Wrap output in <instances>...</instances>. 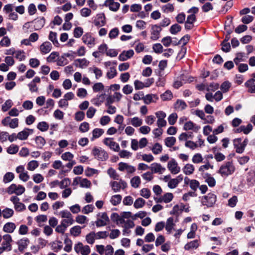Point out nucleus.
<instances>
[{
  "mask_svg": "<svg viewBox=\"0 0 255 255\" xmlns=\"http://www.w3.org/2000/svg\"><path fill=\"white\" fill-rule=\"evenodd\" d=\"M7 193L9 194H15L21 195L25 192V188L21 185L11 184L6 189Z\"/></svg>",
  "mask_w": 255,
  "mask_h": 255,
  "instance_id": "obj_6",
  "label": "nucleus"
},
{
  "mask_svg": "<svg viewBox=\"0 0 255 255\" xmlns=\"http://www.w3.org/2000/svg\"><path fill=\"white\" fill-rule=\"evenodd\" d=\"M173 97V94L170 90H167L160 95V98L163 101H170Z\"/></svg>",
  "mask_w": 255,
  "mask_h": 255,
  "instance_id": "obj_38",
  "label": "nucleus"
},
{
  "mask_svg": "<svg viewBox=\"0 0 255 255\" xmlns=\"http://www.w3.org/2000/svg\"><path fill=\"white\" fill-rule=\"evenodd\" d=\"M109 221V218L106 212L99 213L97 215V219L95 222V224L97 227H103L107 225Z\"/></svg>",
  "mask_w": 255,
  "mask_h": 255,
  "instance_id": "obj_8",
  "label": "nucleus"
},
{
  "mask_svg": "<svg viewBox=\"0 0 255 255\" xmlns=\"http://www.w3.org/2000/svg\"><path fill=\"white\" fill-rule=\"evenodd\" d=\"M167 168L173 174H176L180 171V167L174 159H171L167 164Z\"/></svg>",
  "mask_w": 255,
  "mask_h": 255,
  "instance_id": "obj_14",
  "label": "nucleus"
},
{
  "mask_svg": "<svg viewBox=\"0 0 255 255\" xmlns=\"http://www.w3.org/2000/svg\"><path fill=\"white\" fill-rule=\"evenodd\" d=\"M150 170L153 173H157L159 174H162L166 170L165 168L158 163L154 162L150 164Z\"/></svg>",
  "mask_w": 255,
  "mask_h": 255,
  "instance_id": "obj_18",
  "label": "nucleus"
},
{
  "mask_svg": "<svg viewBox=\"0 0 255 255\" xmlns=\"http://www.w3.org/2000/svg\"><path fill=\"white\" fill-rule=\"evenodd\" d=\"M151 150L154 154H155V155L159 154L160 153H161V152L162 151V146L160 143L157 142V143H155L153 145Z\"/></svg>",
  "mask_w": 255,
  "mask_h": 255,
  "instance_id": "obj_47",
  "label": "nucleus"
},
{
  "mask_svg": "<svg viewBox=\"0 0 255 255\" xmlns=\"http://www.w3.org/2000/svg\"><path fill=\"white\" fill-rule=\"evenodd\" d=\"M104 133V130L102 128H95L92 131V136L90 139L92 141H94L96 139H97L101 137Z\"/></svg>",
  "mask_w": 255,
  "mask_h": 255,
  "instance_id": "obj_29",
  "label": "nucleus"
},
{
  "mask_svg": "<svg viewBox=\"0 0 255 255\" xmlns=\"http://www.w3.org/2000/svg\"><path fill=\"white\" fill-rule=\"evenodd\" d=\"M206 177H205V182L208 184L210 187H214L216 185V180L214 177L211 176L210 174H207Z\"/></svg>",
  "mask_w": 255,
  "mask_h": 255,
  "instance_id": "obj_50",
  "label": "nucleus"
},
{
  "mask_svg": "<svg viewBox=\"0 0 255 255\" xmlns=\"http://www.w3.org/2000/svg\"><path fill=\"white\" fill-rule=\"evenodd\" d=\"M1 124L4 127L15 128L18 127L19 120L17 118L11 119L9 116H7L2 120Z\"/></svg>",
  "mask_w": 255,
  "mask_h": 255,
  "instance_id": "obj_7",
  "label": "nucleus"
},
{
  "mask_svg": "<svg viewBox=\"0 0 255 255\" xmlns=\"http://www.w3.org/2000/svg\"><path fill=\"white\" fill-rule=\"evenodd\" d=\"M104 5L108 7L111 11L116 12L119 9L120 4L118 2L114 1V0H106Z\"/></svg>",
  "mask_w": 255,
  "mask_h": 255,
  "instance_id": "obj_19",
  "label": "nucleus"
},
{
  "mask_svg": "<svg viewBox=\"0 0 255 255\" xmlns=\"http://www.w3.org/2000/svg\"><path fill=\"white\" fill-rule=\"evenodd\" d=\"M2 216L5 219L11 217L14 214V211L12 209L6 208L2 211Z\"/></svg>",
  "mask_w": 255,
  "mask_h": 255,
  "instance_id": "obj_48",
  "label": "nucleus"
},
{
  "mask_svg": "<svg viewBox=\"0 0 255 255\" xmlns=\"http://www.w3.org/2000/svg\"><path fill=\"white\" fill-rule=\"evenodd\" d=\"M183 176L180 174L176 178L170 179L168 183V187L170 189H174L183 180Z\"/></svg>",
  "mask_w": 255,
  "mask_h": 255,
  "instance_id": "obj_21",
  "label": "nucleus"
},
{
  "mask_svg": "<svg viewBox=\"0 0 255 255\" xmlns=\"http://www.w3.org/2000/svg\"><path fill=\"white\" fill-rule=\"evenodd\" d=\"M62 248V243L61 241H55L52 243L51 249L55 252H59Z\"/></svg>",
  "mask_w": 255,
  "mask_h": 255,
  "instance_id": "obj_49",
  "label": "nucleus"
},
{
  "mask_svg": "<svg viewBox=\"0 0 255 255\" xmlns=\"http://www.w3.org/2000/svg\"><path fill=\"white\" fill-rule=\"evenodd\" d=\"M200 240L195 239L187 243L184 247V249L187 251H192L197 250L200 245Z\"/></svg>",
  "mask_w": 255,
  "mask_h": 255,
  "instance_id": "obj_13",
  "label": "nucleus"
},
{
  "mask_svg": "<svg viewBox=\"0 0 255 255\" xmlns=\"http://www.w3.org/2000/svg\"><path fill=\"white\" fill-rule=\"evenodd\" d=\"M13 105L12 101L10 99L6 100L1 106V110L3 112L7 111Z\"/></svg>",
  "mask_w": 255,
  "mask_h": 255,
  "instance_id": "obj_57",
  "label": "nucleus"
},
{
  "mask_svg": "<svg viewBox=\"0 0 255 255\" xmlns=\"http://www.w3.org/2000/svg\"><path fill=\"white\" fill-rule=\"evenodd\" d=\"M14 174L12 172H6L3 177V182L4 183H9L14 179Z\"/></svg>",
  "mask_w": 255,
  "mask_h": 255,
  "instance_id": "obj_43",
  "label": "nucleus"
},
{
  "mask_svg": "<svg viewBox=\"0 0 255 255\" xmlns=\"http://www.w3.org/2000/svg\"><path fill=\"white\" fill-rule=\"evenodd\" d=\"M16 228V226L14 223L9 222L3 225L2 230L5 233L11 234L14 232Z\"/></svg>",
  "mask_w": 255,
  "mask_h": 255,
  "instance_id": "obj_23",
  "label": "nucleus"
},
{
  "mask_svg": "<svg viewBox=\"0 0 255 255\" xmlns=\"http://www.w3.org/2000/svg\"><path fill=\"white\" fill-rule=\"evenodd\" d=\"M105 100V94H102L98 95L97 96L92 99L91 102L95 106H99L101 105Z\"/></svg>",
  "mask_w": 255,
  "mask_h": 255,
  "instance_id": "obj_33",
  "label": "nucleus"
},
{
  "mask_svg": "<svg viewBox=\"0 0 255 255\" xmlns=\"http://www.w3.org/2000/svg\"><path fill=\"white\" fill-rule=\"evenodd\" d=\"M134 51L133 50H129L128 51H124L121 53L119 56V59L121 61L127 60L133 56Z\"/></svg>",
  "mask_w": 255,
  "mask_h": 255,
  "instance_id": "obj_24",
  "label": "nucleus"
},
{
  "mask_svg": "<svg viewBox=\"0 0 255 255\" xmlns=\"http://www.w3.org/2000/svg\"><path fill=\"white\" fill-rule=\"evenodd\" d=\"M118 169L122 172H126L128 174L134 173L136 171V168L134 166L128 163L121 162L118 164Z\"/></svg>",
  "mask_w": 255,
  "mask_h": 255,
  "instance_id": "obj_9",
  "label": "nucleus"
},
{
  "mask_svg": "<svg viewBox=\"0 0 255 255\" xmlns=\"http://www.w3.org/2000/svg\"><path fill=\"white\" fill-rule=\"evenodd\" d=\"M176 141V138L173 136H169L164 139L165 144L168 147H172L175 144Z\"/></svg>",
  "mask_w": 255,
  "mask_h": 255,
  "instance_id": "obj_42",
  "label": "nucleus"
},
{
  "mask_svg": "<svg viewBox=\"0 0 255 255\" xmlns=\"http://www.w3.org/2000/svg\"><path fill=\"white\" fill-rule=\"evenodd\" d=\"M70 233L74 237L80 236L81 233V227L79 226H75L73 227L70 230Z\"/></svg>",
  "mask_w": 255,
  "mask_h": 255,
  "instance_id": "obj_40",
  "label": "nucleus"
},
{
  "mask_svg": "<svg viewBox=\"0 0 255 255\" xmlns=\"http://www.w3.org/2000/svg\"><path fill=\"white\" fill-rule=\"evenodd\" d=\"M52 49V44L49 41L43 42L39 46V50L42 54H46L49 53Z\"/></svg>",
  "mask_w": 255,
  "mask_h": 255,
  "instance_id": "obj_22",
  "label": "nucleus"
},
{
  "mask_svg": "<svg viewBox=\"0 0 255 255\" xmlns=\"http://www.w3.org/2000/svg\"><path fill=\"white\" fill-rule=\"evenodd\" d=\"M103 143L114 151L118 152L120 149L119 144L113 138L106 137L103 140Z\"/></svg>",
  "mask_w": 255,
  "mask_h": 255,
  "instance_id": "obj_10",
  "label": "nucleus"
},
{
  "mask_svg": "<svg viewBox=\"0 0 255 255\" xmlns=\"http://www.w3.org/2000/svg\"><path fill=\"white\" fill-rule=\"evenodd\" d=\"M71 184V180L68 178H65L60 181L59 187L60 189L67 188Z\"/></svg>",
  "mask_w": 255,
  "mask_h": 255,
  "instance_id": "obj_56",
  "label": "nucleus"
},
{
  "mask_svg": "<svg viewBox=\"0 0 255 255\" xmlns=\"http://www.w3.org/2000/svg\"><path fill=\"white\" fill-rule=\"evenodd\" d=\"M248 142L249 140L247 138H245L244 140L241 137L235 138L233 142L236 152L238 153H243Z\"/></svg>",
  "mask_w": 255,
  "mask_h": 255,
  "instance_id": "obj_2",
  "label": "nucleus"
},
{
  "mask_svg": "<svg viewBox=\"0 0 255 255\" xmlns=\"http://www.w3.org/2000/svg\"><path fill=\"white\" fill-rule=\"evenodd\" d=\"M199 128L200 127L197 126L191 121L185 123L184 125V129L185 130L194 129L195 131H197Z\"/></svg>",
  "mask_w": 255,
  "mask_h": 255,
  "instance_id": "obj_35",
  "label": "nucleus"
},
{
  "mask_svg": "<svg viewBox=\"0 0 255 255\" xmlns=\"http://www.w3.org/2000/svg\"><path fill=\"white\" fill-rule=\"evenodd\" d=\"M203 158L200 153L195 154L192 158V161L195 164L201 163L203 162Z\"/></svg>",
  "mask_w": 255,
  "mask_h": 255,
  "instance_id": "obj_54",
  "label": "nucleus"
},
{
  "mask_svg": "<svg viewBox=\"0 0 255 255\" xmlns=\"http://www.w3.org/2000/svg\"><path fill=\"white\" fill-rule=\"evenodd\" d=\"M97 239L96 233L91 232L86 236V241L88 244L93 245Z\"/></svg>",
  "mask_w": 255,
  "mask_h": 255,
  "instance_id": "obj_41",
  "label": "nucleus"
},
{
  "mask_svg": "<svg viewBox=\"0 0 255 255\" xmlns=\"http://www.w3.org/2000/svg\"><path fill=\"white\" fill-rule=\"evenodd\" d=\"M199 182L196 179H191L189 182V186L190 188L194 192L196 191L199 187Z\"/></svg>",
  "mask_w": 255,
  "mask_h": 255,
  "instance_id": "obj_61",
  "label": "nucleus"
},
{
  "mask_svg": "<svg viewBox=\"0 0 255 255\" xmlns=\"http://www.w3.org/2000/svg\"><path fill=\"white\" fill-rule=\"evenodd\" d=\"M122 197L121 195L117 194L112 196L110 199V202L114 206L119 205L122 201Z\"/></svg>",
  "mask_w": 255,
  "mask_h": 255,
  "instance_id": "obj_44",
  "label": "nucleus"
},
{
  "mask_svg": "<svg viewBox=\"0 0 255 255\" xmlns=\"http://www.w3.org/2000/svg\"><path fill=\"white\" fill-rule=\"evenodd\" d=\"M32 131V129L25 128L23 130L19 132L16 136L18 139L21 140H24L27 139L30 132Z\"/></svg>",
  "mask_w": 255,
  "mask_h": 255,
  "instance_id": "obj_27",
  "label": "nucleus"
},
{
  "mask_svg": "<svg viewBox=\"0 0 255 255\" xmlns=\"http://www.w3.org/2000/svg\"><path fill=\"white\" fill-rule=\"evenodd\" d=\"M89 64V62L85 58L77 59L74 61V64L76 67L81 68H85L87 67Z\"/></svg>",
  "mask_w": 255,
  "mask_h": 255,
  "instance_id": "obj_31",
  "label": "nucleus"
},
{
  "mask_svg": "<svg viewBox=\"0 0 255 255\" xmlns=\"http://www.w3.org/2000/svg\"><path fill=\"white\" fill-rule=\"evenodd\" d=\"M140 195L145 199H148L151 196V192L149 189L143 188L140 190Z\"/></svg>",
  "mask_w": 255,
  "mask_h": 255,
  "instance_id": "obj_62",
  "label": "nucleus"
},
{
  "mask_svg": "<svg viewBox=\"0 0 255 255\" xmlns=\"http://www.w3.org/2000/svg\"><path fill=\"white\" fill-rule=\"evenodd\" d=\"M92 153L95 158L101 161H105L109 157L107 152L101 147H94Z\"/></svg>",
  "mask_w": 255,
  "mask_h": 255,
  "instance_id": "obj_4",
  "label": "nucleus"
},
{
  "mask_svg": "<svg viewBox=\"0 0 255 255\" xmlns=\"http://www.w3.org/2000/svg\"><path fill=\"white\" fill-rule=\"evenodd\" d=\"M90 129V125L88 123L84 122L81 123L79 126V129L81 132H86Z\"/></svg>",
  "mask_w": 255,
  "mask_h": 255,
  "instance_id": "obj_60",
  "label": "nucleus"
},
{
  "mask_svg": "<svg viewBox=\"0 0 255 255\" xmlns=\"http://www.w3.org/2000/svg\"><path fill=\"white\" fill-rule=\"evenodd\" d=\"M183 170L185 174L190 175L194 172L195 168L193 165L188 163L185 165Z\"/></svg>",
  "mask_w": 255,
  "mask_h": 255,
  "instance_id": "obj_46",
  "label": "nucleus"
},
{
  "mask_svg": "<svg viewBox=\"0 0 255 255\" xmlns=\"http://www.w3.org/2000/svg\"><path fill=\"white\" fill-rule=\"evenodd\" d=\"M145 204V201L142 198H138L134 202L133 206L135 209L143 207Z\"/></svg>",
  "mask_w": 255,
  "mask_h": 255,
  "instance_id": "obj_53",
  "label": "nucleus"
},
{
  "mask_svg": "<svg viewBox=\"0 0 255 255\" xmlns=\"http://www.w3.org/2000/svg\"><path fill=\"white\" fill-rule=\"evenodd\" d=\"M107 173L111 178L114 180H118L119 178L120 175L113 168H109L107 170Z\"/></svg>",
  "mask_w": 255,
  "mask_h": 255,
  "instance_id": "obj_52",
  "label": "nucleus"
},
{
  "mask_svg": "<svg viewBox=\"0 0 255 255\" xmlns=\"http://www.w3.org/2000/svg\"><path fill=\"white\" fill-rule=\"evenodd\" d=\"M40 78L39 77H35L32 81L28 84L29 89L31 93L37 92L38 91V88L36 85L37 83H40Z\"/></svg>",
  "mask_w": 255,
  "mask_h": 255,
  "instance_id": "obj_20",
  "label": "nucleus"
},
{
  "mask_svg": "<svg viewBox=\"0 0 255 255\" xmlns=\"http://www.w3.org/2000/svg\"><path fill=\"white\" fill-rule=\"evenodd\" d=\"M158 99V97L156 94H147L145 96L143 95V97L142 100L144 103L146 104H149L152 102H156V101Z\"/></svg>",
  "mask_w": 255,
  "mask_h": 255,
  "instance_id": "obj_26",
  "label": "nucleus"
},
{
  "mask_svg": "<svg viewBox=\"0 0 255 255\" xmlns=\"http://www.w3.org/2000/svg\"><path fill=\"white\" fill-rule=\"evenodd\" d=\"M10 201L13 204L16 211L22 212L26 209L25 205L20 202V199L16 196H11Z\"/></svg>",
  "mask_w": 255,
  "mask_h": 255,
  "instance_id": "obj_12",
  "label": "nucleus"
},
{
  "mask_svg": "<svg viewBox=\"0 0 255 255\" xmlns=\"http://www.w3.org/2000/svg\"><path fill=\"white\" fill-rule=\"evenodd\" d=\"M35 141L37 148L39 149H41L46 143L45 139L41 136H36L35 138Z\"/></svg>",
  "mask_w": 255,
  "mask_h": 255,
  "instance_id": "obj_45",
  "label": "nucleus"
},
{
  "mask_svg": "<svg viewBox=\"0 0 255 255\" xmlns=\"http://www.w3.org/2000/svg\"><path fill=\"white\" fill-rule=\"evenodd\" d=\"M130 124L134 127L137 128L140 127L142 124V119L137 117H133L129 119Z\"/></svg>",
  "mask_w": 255,
  "mask_h": 255,
  "instance_id": "obj_39",
  "label": "nucleus"
},
{
  "mask_svg": "<svg viewBox=\"0 0 255 255\" xmlns=\"http://www.w3.org/2000/svg\"><path fill=\"white\" fill-rule=\"evenodd\" d=\"M2 239L1 246L6 251H10L11 250V243L12 242L11 236L9 234H5L2 236Z\"/></svg>",
  "mask_w": 255,
  "mask_h": 255,
  "instance_id": "obj_17",
  "label": "nucleus"
},
{
  "mask_svg": "<svg viewBox=\"0 0 255 255\" xmlns=\"http://www.w3.org/2000/svg\"><path fill=\"white\" fill-rule=\"evenodd\" d=\"M117 75V72L115 67H111L110 70L107 72L106 75L109 79H111L116 77Z\"/></svg>",
  "mask_w": 255,
  "mask_h": 255,
  "instance_id": "obj_64",
  "label": "nucleus"
},
{
  "mask_svg": "<svg viewBox=\"0 0 255 255\" xmlns=\"http://www.w3.org/2000/svg\"><path fill=\"white\" fill-rule=\"evenodd\" d=\"M91 181L86 178H81L80 180V186L81 187L89 188L91 187Z\"/></svg>",
  "mask_w": 255,
  "mask_h": 255,
  "instance_id": "obj_58",
  "label": "nucleus"
},
{
  "mask_svg": "<svg viewBox=\"0 0 255 255\" xmlns=\"http://www.w3.org/2000/svg\"><path fill=\"white\" fill-rule=\"evenodd\" d=\"M162 30L161 27L158 25H153L151 26L150 39L156 40L160 37V32Z\"/></svg>",
  "mask_w": 255,
  "mask_h": 255,
  "instance_id": "obj_16",
  "label": "nucleus"
},
{
  "mask_svg": "<svg viewBox=\"0 0 255 255\" xmlns=\"http://www.w3.org/2000/svg\"><path fill=\"white\" fill-rule=\"evenodd\" d=\"M217 200L216 195L212 193H209L207 195L203 196L201 199L202 204L207 207H212Z\"/></svg>",
  "mask_w": 255,
  "mask_h": 255,
  "instance_id": "obj_3",
  "label": "nucleus"
},
{
  "mask_svg": "<svg viewBox=\"0 0 255 255\" xmlns=\"http://www.w3.org/2000/svg\"><path fill=\"white\" fill-rule=\"evenodd\" d=\"M105 16L104 13L97 14V19L95 20L94 24L97 26H102L106 24Z\"/></svg>",
  "mask_w": 255,
  "mask_h": 255,
  "instance_id": "obj_30",
  "label": "nucleus"
},
{
  "mask_svg": "<svg viewBox=\"0 0 255 255\" xmlns=\"http://www.w3.org/2000/svg\"><path fill=\"white\" fill-rule=\"evenodd\" d=\"M131 186L134 188H137L139 187L140 183L141 180L138 176H135L132 177L130 181Z\"/></svg>",
  "mask_w": 255,
  "mask_h": 255,
  "instance_id": "obj_37",
  "label": "nucleus"
},
{
  "mask_svg": "<svg viewBox=\"0 0 255 255\" xmlns=\"http://www.w3.org/2000/svg\"><path fill=\"white\" fill-rule=\"evenodd\" d=\"M57 34L55 32L50 31L48 35V39L50 40L56 47H59L60 44L57 39Z\"/></svg>",
  "mask_w": 255,
  "mask_h": 255,
  "instance_id": "obj_34",
  "label": "nucleus"
},
{
  "mask_svg": "<svg viewBox=\"0 0 255 255\" xmlns=\"http://www.w3.org/2000/svg\"><path fill=\"white\" fill-rule=\"evenodd\" d=\"M75 252L81 255H89L91 252V249L89 246L84 245L81 242H78L74 245Z\"/></svg>",
  "mask_w": 255,
  "mask_h": 255,
  "instance_id": "obj_5",
  "label": "nucleus"
},
{
  "mask_svg": "<svg viewBox=\"0 0 255 255\" xmlns=\"http://www.w3.org/2000/svg\"><path fill=\"white\" fill-rule=\"evenodd\" d=\"M54 213L55 215L59 216V217L63 219L73 218V216L70 213V212L68 211L67 210H62L59 212V213H56V212H54Z\"/></svg>",
  "mask_w": 255,
  "mask_h": 255,
  "instance_id": "obj_36",
  "label": "nucleus"
},
{
  "mask_svg": "<svg viewBox=\"0 0 255 255\" xmlns=\"http://www.w3.org/2000/svg\"><path fill=\"white\" fill-rule=\"evenodd\" d=\"M82 40L84 43L89 47H92L95 45V39L92 36L91 33H86L82 37Z\"/></svg>",
  "mask_w": 255,
  "mask_h": 255,
  "instance_id": "obj_15",
  "label": "nucleus"
},
{
  "mask_svg": "<svg viewBox=\"0 0 255 255\" xmlns=\"http://www.w3.org/2000/svg\"><path fill=\"white\" fill-rule=\"evenodd\" d=\"M39 165L38 162L36 160H32L29 162L27 165V169L29 171H33Z\"/></svg>",
  "mask_w": 255,
  "mask_h": 255,
  "instance_id": "obj_59",
  "label": "nucleus"
},
{
  "mask_svg": "<svg viewBox=\"0 0 255 255\" xmlns=\"http://www.w3.org/2000/svg\"><path fill=\"white\" fill-rule=\"evenodd\" d=\"M235 171V167L232 161L225 162L220 167L218 173L223 177H226L232 174Z\"/></svg>",
  "mask_w": 255,
  "mask_h": 255,
  "instance_id": "obj_1",
  "label": "nucleus"
},
{
  "mask_svg": "<svg viewBox=\"0 0 255 255\" xmlns=\"http://www.w3.org/2000/svg\"><path fill=\"white\" fill-rule=\"evenodd\" d=\"M253 129V126L249 124L247 126H241L235 130L236 132L240 133L243 132L245 134L249 133Z\"/></svg>",
  "mask_w": 255,
  "mask_h": 255,
  "instance_id": "obj_28",
  "label": "nucleus"
},
{
  "mask_svg": "<svg viewBox=\"0 0 255 255\" xmlns=\"http://www.w3.org/2000/svg\"><path fill=\"white\" fill-rule=\"evenodd\" d=\"M49 125L46 122H39L37 125V128L41 131H46L49 128Z\"/></svg>",
  "mask_w": 255,
  "mask_h": 255,
  "instance_id": "obj_55",
  "label": "nucleus"
},
{
  "mask_svg": "<svg viewBox=\"0 0 255 255\" xmlns=\"http://www.w3.org/2000/svg\"><path fill=\"white\" fill-rule=\"evenodd\" d=\"M18 149L19 147L17 145L12 144L7 148L6 151L10 154H14L18 152Z\"/></svg>",
  "mask_w": 255,
  "mask_h": 255,
  "instance_id": "obj_63",
  "label": "nucleus"
},
{
  "mask_svg": "<svg viewBox=\"0 0 255 255\" xmlns=\"http://www.w3.org/2000/svg\"><path fill=\"white\" fill-rule=\"evenodd\" d=\"M175 226V223L174 218L173 217L168 218L166 222V224H165V229L168 234H170L172 233Z\"/></svg>",
  "mask_w": 255,
  "mask_h": 255,
  "instance_id": "obj_25",
  "label": "nucleus"
},
{
  "mask_svg": "<svg viewBox=\"0 0 255 255\" xmlns=\"http://www.w3.org/2000/svg\"><path fill=\"white\" fill-rule=\"evenodd\" d=\"M110 184L115 192H119L121 189H125L127 187V182L122 179H120L119 182L111 181Z\"/></svg>",
  "mask_w": 255,
  "mask_h": 255,
  "instance_id": "obj_11",
  "label": "nucleus"
},
{
  "mask_svg": "<svg viewBox=\"0 0 255 255\" xmlns=\"http://www.w3.org/2000/svg\"><path fill=\"white\" fill-rule=\"evenodd\" d=\"M65 246L64 248V250L67 252H70L72 250V242L71 239L66 238L64 241Z\"/></svg>",
  "mask_w": 255,
  "mask_h": 255,
  "instance_id": "obj_51",
  "label": "nucleus"
},
{
  "mask_svg": "<svg viewBox=\"0 0 255 255\" xmlns=\"http://www.w3.org/2000/svg\"><path fill=\"white\" fill-rule=\"evenodd\" d=\"M174 106L176 110L183 111L187 107V105L183 100L178 99L175 103Z\"/></svg>",
  "mask_w": 255,
  "mask_h": 255,
  "instance_id": "obj_32",
  "label": "nucleus"
}]
</instances>
